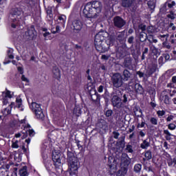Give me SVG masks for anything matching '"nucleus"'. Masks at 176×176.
<instances>
[{"label": "nucleus", "instance_id": "obj_1", "mask_svg": "<svg viewBox=\"0 0 176 176\" xmlns=\"http://www.w3.org/2000/svg\"><path fill=\"white\" fill-rule=\"evenodd\" d=\"M102 10V3L98 1H94L87 3L85 6L82 12L85 17H88V19H96L97 14L101 13Z\"/></svg>", "mask_w": 176, "mask_h": 176}, {"label": "nucleus", "instance_id": "obj_2", "mask_svg": "<svg viewBox=\"0 0 176 176\" xmlns=\"http://www.w3.org/2000/svg\"><path fill=\"white\" fill-rule=\"evenodd\" d=\"M123 96V89H116L113 93V96L111 97V102L114 108H117L118 109H120L122 105V97Z\"/></svg>", "mask_w": 176, "mask_h": 176}, {"label": "nucleus", "instance_id": "obj_3", "mask_svg": "<svg viewBox=\"0 0 176 176\" xmlns=\"http://www.w3.org/2000/svg\"><path fill=\"white\" fill-rule=\"evenodd\" d=\"M68 162L69 163V170L70 175L78 174V160L71 152L67 153Z\"/></svg>", "mask_w": 176, "mask_h": 176}, {"label": "nucleus", "instance_id": "obj_4", "mask_svg": "<svg viewBox=\"0 0 176 176\" xmlns=\"http://www.w3.org/2000/svg\"><path fill=\"white\" fill-rule=\"evenodd\" d=\"M104 37L102 32H99L95 36L94 45L98 52H104L107 47H104L105 42H104Z\"/></svg>", "mask_w": 176, "mask_h": 176}, {"label": "nucleus", "instance_id": "obj_5", "mask_svg": "<svg viewBox=\"0 0 176 176\" xmlns=\"http://www.w3.org/2000/svg\"><path fill=\"white\" fill-rule=\"evenodd\" d=\"M123 76L120 73L113 74L111 76V83L113 87L116 89H119L123 86Z\"/></svg>", "mask_w": 176, "mask_h": 176}, {"label": "nucleus", "instance_id": "obj_6", "mask_svg": "<svg viewBox=\"0 0 176 176\" xmlns=\"http://www.w3.org/2000/svg\"><path fill=\"white\" fill-rule=\"evenodd\" d=\"M126 20H124L122 16H116L113 19V25L116 28H118L119 30H122L124 25H126Z\"/></svg>", "mask_w": 176, "mask_h": 176}, {"label": "nucleus", "instance_id": "obj_7", "mask_svg": "<svg viewBox=\"0 0 176 176\" xmlns=\"http://www.w3.org/2000/svg\"><path fill=\"white\" fill-rule=\"evenodd\" d=\"M131 164V159L126 153H122L120 158V166L124 170H127Z\"/></svg>", "mask_w": 176, "mask_h": 176}, {"label": "nucleus", "instance_id": "obj_8", "mask_svg": "<svg viewBox=\"0 0 176 176\" xmlns=\"http://www.w3.org/2000/svg\"><path fill=\"white\" fill-rule=\"evenodd\" d=\"M23 36L27 41H32V39L36 36L35 28H34V26H31L28 31L25 32V35Z\"/></svg>", "mask_w": 176, "mask_h": 176}, {"label": "nucleus", "instance_id": "obj_9", "mask_svg": "<svg viewBox=\"0 0 176 176\" xmlns=\"http://www.w3.org/2000/svg\"><path fill=\"white\" fill-rule=\"evenodd\" d=\"M116 56L118 58H123L126 56V44L122 43L116 48Z\"/></svg>", "mask_w": 176, "mask_h": 176}, {"label": "nucleus", "instance_id": "obj_10", "mask_svg": "<svg viewBox=\"0 0 176 176\" xmlns=\"http://www.w3.org/2000/svg\"><path fill=\"white\" fill-rule=\"evenodd\" d=\"M52 160L55 166H60L61 164V153L59 151L54 150L52 152Z\"/></svg>", "mask_w": 176, "mask_h": 176}, {"label": "nucleus", "instance_id": "obj_11", "mask_svg": "<svg viewBox=\"0 0 176 176\" xmlns=\"http://www.w3.org/2000/svg\"><path fill=\"white\" fill-rule=\"evenodd\" d=\"M122 68H127L128 69H133V58L126 57L124 58L122 65Z\"/></svg>", "mask_w": 176, "mask_h": 176}, {"label": "nucleus", "instance_id": "obj_12", "mask_svg": "<svg viewBox=\"0 0 176 176\" xmlns=\"http://www.w3.org/2000/svg\"><path fill=\"white\" fill-rule=\"evenodd\" d=\"M107 164L110 170H115V168H116V166H118V162H116V159H115V157L110 156L108 157Z\"/></svg>", "mask_w": 176, "mask_h": 176}, {"label": "nucleus", "instance_id": "obj_13", "mask_svg": "<svg viewBox=\"0 0 176 176\" xmlns=\"http://www.w3.org/2000/svg\"><path fill=\"white\" fill-rule=\"evenodd\" d=\"M72 25L74 30L76 31H80L82 30V28L83 27V24H82V22L79 20H74L72 22Z\"/></svg>", "mask_w": 176, "mask_h": 176}, {"label": "nucleus", "instance_id": "obj_14", "mask_svg": "<svg viewBox=\"0 0 176 176\" xmlns=\"http://www.w3.org/2000/svg\"><path fill=\"white\" fill-rule=\"evenodd\" d=\"M89 94L92 101H99L100 100V95L97 93L96 89H91L89 91Z\"/></svg>", "mask_w": 176, "mask_h": 176}, {"label": "nucleus", "instance_id": "obj_15", "mask_svg": "<svg viewBox=\"0 0 176 176\" xmlns=\"http://www.w3.org/2000/svg\"><path fill=\"white\" fill-rule=\"evenodd\" d=\"M52 74L53 77L55 78V79H60L61 78V73L60 72V69L57 67V66H54L52 69Z\"/></svg>", "mask_w": 176, "mask_h": 176}, {"label": "nucleus", "instance_id": "obj_16", "mask_svg": "<svg viewBox=\"0 0 176 176\" xmlns=\"http://www.w3.org/2000/svg\"><path fill=\"white\" fill-rule=\"evenodd\" d=\"M122 76L123 80L127 82V80H129V79L131 78V73L130 72V71L127 70V69H125L122 72Z\"/></svg>", "mask_w": 176, "mask_h": 176}, {"label": "nucleus", "instance_id": "obj_17", "mask_svg": "<svg viewBox=\"0 0 176 176\" xmlns=\"http://www.w3.org/2000/svg\"><path fill=\"white\" fill-rule=\"evenodd\" d=\"M36 119H39L40 120H43L45 119V114H43V111L42 109H39L37 111H34Z\"/></svg>", "mask_w": 176, "mask_h": 176}, {"label": "nucleus", "instance_id": "obj_18", "mask_svg": "<svg viewBox=\"0 0 176 176\" xmlns=\"http://www.w3.org/2000/svg\"><path fill=\"white\" fill-rule=\"evenodd\" d=\"M135 91L138 93V94H142L144 93V88L139 83H136L134 85Z\"/></svg>", "mask_w": 176, "mask_h": 176}, {"label": "nucleus", "instance_id": "obj_19", "mask_svg": "<svg viewBox=\"0 0 176 176\" xmlns=\"http://www.w3.org/2000/svg\"><path fill=\"white\" fill-rule=\"evenodd\" d=\"M116 146H118L119 148L123 149L124 148V136L120 138L119 140L116 143Z\"/></svg>", "mask_w": 176, "mask_h": 176}, {"label": "nucleus", "instance_id": "obj_20", "mask_svg": "<svg viewBox=\"0 0 176 176\" xmlns=\"http://www.w3.org/2000/svg\"><path fill=\"white\" fill-rule=\"evenodd\" d=\"M30 108L33 112H36L37 111H39V109H42L41 104L36 102H32L30 105Z\"/></svg>", "mask_w": 176, "mask_h": 176}, {"label": "nucleus", "instance_id": "obj_21", "mask_svg": "<svg viewBox=\"0 0 176 176\" xmlns=\"http://www.w3.org/2000/svg\"><path fill=\"white\" fill-rule=\"evenodd\" d=\"M98 127L102 129V130H107L108 124L105 122V120H102L100 122L98 123Z\"/></svg>", "mask_w": 176, "mask_h": 176}, {"label": "nucleus", "instance_id": "obj_22", "mask_svg": "<svg viewBox=\"0 0 176 176\" xmlns=\"http://www.w3.org/2000/svg\"><path fill=\"white\" fill-rule=\"evenodd\" d=\"M133 2H134V0H122V6L123 8H130L133 5Z\"/></svg>", "mask_w": 176, "mask_h": 176}, {"label": "nucleus", "instance_id": "obj_23", "mask_svg": "<svg viewBox=\"0 0 176 176\" xmlns=\"http://www.w3.org/2000/svg\"><path fill=\"white\" fill-rule=\"evenodd\" d=\"M19 176H28V171L27 170V166H23L21 169H19Z\"/></svg>", "mask_w": 176, "mask_h": 176}, {"label": "nucleus", "instance_id": "obj_24", "mask_svg": "<svg viewBox=\"0 0 176 176\" xmlns=\"http://www.w3.org/2000/svg\"><path fill=\"white\" fill-rule=\"evenodd\" d=\"M117 41L123 43L124 42V32H120L117 34Z\"/></svg>", "mask_w": 176, "mask_h": 176}, {"label": "nucleus", "instance_id": "obj_25", "mask_svg": "<svg viewBox=\"0 0 176 176\" xmlns=\"http://www.w3.org/2000/svg\"><path fill=\"white\" fill-rule=\"evenodd\" d=\"M122 97L121 98V102L123 104H127L129 102V94H123V89H122Z\"/></svg>", "mask_w": 176, "mask_h": 176}, {"label": "nucleus", "instance_id": "obj_26", "mask_svg": "<svg viewBox=\"0 0 176 176\" xmlns=\"http://www.w3.org/2000/svg\"><path fill=\"white\" fill-rule=\"evenodd\" d=\"M139 38H140V42H145L146 41V39H148V36L146 33L142 32L140 33Z\"/></svg>", "mask_w": 176, "mask_h": 176}, {"label": "nucleus", "instance_id": "obj_27", "mask_svg": "<svg viewBox=\"0 0 176 176\" xmlns=\"http://www.w3.org/2000/svg\"><path fill=\"white\" fill-rule=\"evenodd\" d=\"M142 168V165L141 164H136L134 166L133 171L138 174V173H141Z\"/></svg>", "mask_w": 176, "mask_h": 176}, {"label": "nucleus", "instance_id": "obj_28", "mask_svg": "<svg viewBox=\"0 0 176 176\" xmlns=\"http://www.w3.org/2000/svg\"><path fill=\"white\" fill-rule=\"evenodd\" d=\"M151 146V143L148 142L146 140H143V142L140 144V148L142 149H146V148Z\"/></svg>", "mask_w": 176, "mask_h": 176}, {"label": "nucleus", "instance_id": "obj_29", "mask_svg": "<svg viewBox=\"0 0 176 176\" xmlns=\"http://www.w3.org/2000/svg\"><path fill=\"white\" fill-rule=\"evenodd\" d=\"M73 113L76 115V116H80V114L82 113V109L79 107H76L74 109Z\"/></svg>", "mask_w": 176, "mask_h": 176}, {"label": "nucleus", "instance_id": "obj_30", "mask_svg": "<svg viewBox=\"0 0 176 176\" xmlns=\"http://www.w3.org/2000/svg\"><path fill=\"white\" fill-rule=\"evenodd\" d=\"M115 38H113L112 36H109L106 41V43L108 46H113Z\"/></svg>", "mask_w": 176, "mask_h": 176}, {"label": "nucleus", "instance_id": "obj_31", "mask_svg": "<svg viewBox=\"0 0 176 176\" xmlns=\"http://www.w3.org/2000/svg\"><path fill=\"white\" fill-rule=\"evenodd\" d=\"M150 50H151L152 53L155 54V56H157V54H160L159 52V49L156 48L155 45H153L150 47Z\"/></svg>", "mask_w": 176, "mask_h": 176}, {"label": "nucleus", "instance_id": "obj_32", "mask_svg": "<svg viewBox=\"0 0 176 176\" xmlns=\"http://www.w3.org/2000/svg\"><path fill=\"white\" fill-rule=\"evenodd\" d=\"M164 134H166L165 138L166 141L171 140V135H173L170 133V131H168V130H164Z\"/></svg>", "mask_w": 176, "mask_h": 176}, {"label": "nucleus", "instance_id": "obj_33", "mask_svg": "<svg viewBox=\"0 0 176 176\" xmlns=\"http://www.w3.org/2000/svg\"><path fill=\"white\" fill-rule=\"evenodd\" d=\"M144 156L147 160H151L152 159V152L151 151H146Z\"/></svg>", "mask_w": 176, "mask_h": 176}, {"label": "nucleus", "instance_id": "obj_34", "mask_svg": "<svg viewBox=\"0 0 176 176\" xmlns=\"http://www.w3.org/2000/svg\"><path fill=\"white\" fill-rule=\"evenodd\" d=\"M92 18L87 17V19L85 21V24L87 25V27H89V25H91L93 24V21H91Z\"/></svg>", "mask_w": 176, "mask_h": 176}, {"label": "nucleus", "instance_id": "obj_35", "mask_svg": "<svg viewBox=\"0 0 176 176\" xmlns=\"http://www.w3.org/2000/svg\"><path fill=\"white\" fill-rule=\"evenodd\" d=\"M12 148H15V149H18L19 148V140H12Z\"/></svg>", "mask_w": 176, "mask_h": 176}, {"label": "nucleus", "instance_id": "obj_36", "mask_svg": "<svg viewBox=\"0 0 176 176\" xmlns=\"http://www.w3.org/2000/svg\"><path fill=\"white\" fill-rule=\"evenodd\" d=\"M125 150L129 153H133L134 152V150H133V146L128 144L126 145V147Z\"/></svg>", "mask_w": 176, "mask_h": 176}, {"label": "nucleus", "instance_id": "obj_37", "mask_svg": "<svg viewBox=\"0 0 176 176\" xmlns=\"http://www.w3.org/2000/svg\"><path fill=\"white\" fill-rule=\"evenodd\" d=\"M163 98L164 104L168 105L170 104V97L168 95H165L163 96Z\"/></svg>", "mask_w": 176, "mask_h": 176}, {"label": "nucleus", "instance_id": "obj_38", "mask_svg": "<svg viewBox=\"0 0 176 176\" xmlns=\"http://www.w3.org/2000/svg\"><path fill=\"white\" fill-rule=\"evenodd\" d=\"M168 41V40L167 38H166L165 41L162 43V46H163V47H166V49H171V45H170L168 44V43H167Z\"/></svg>", "mask_w": 176, "mask_h": 176}, {"label": "nucleus", "instance_id": "obj_39", "mask_svg": "<svg viewBox=\"0 0 176 176\" xmlns=\"http://www.w3.org/2000/svg\"><path fill=\"white\" fill-rule=\"evenodd\" d=\"M150 122L151 123V124H153L154 126H157V120L156 119V118L153 117L150 119Z\"/></svg>", "mask_w": 176, "mask_h": 176}, {"label": "nucleus", "instance_id": "obj_40", "mask_svg": "<svg viewBox=\"0 0 176 176\" xmlns=\"http://www.w3.org/2000/svg\"><path fill=\"white\" fill-rule=\"evenodd\" d=\"M157 115L158 116L159 118H162V116H164V115H166V111L164 110H159L157 111Z\"/></svg>", "mask_w": 176, "mask_h": 176}, {"label": "nucleus", "instance_id": "obj_41", "mask_svg": "<svg viewBox=\"0 0 176 176\" xmlns=\"http://www.w3.org/2000/svg\"><path fill=\"white\" fill-rule=\"evenodd\" d=\"M148 6L151 9V10H153L155 9V2L150 1L148 2Z\"/></svg>", "mask_w": 176, "mask_h": 176}, {"label": "nucleus", "instance_id": "obj_42", "mask_svg": "<svg viewBox=\"0 0 176 176\" xmlns=\"http://www.w3.org/2000/svg\"><path fill=\"white\" fill-rule=\"evenodd\" d=\"M166 17H168V19H170V20H174L175 19V16H174V12L170 11V14L166 15Z\"/></svg>", "mask_w": 176, "mask_h": 176}, {"label": "nucleus", "instance_id": "obj_43", "mask_svg": "<svg viewBox=\"0 0 176 176\" xmlns=\"http://www.w3.org/2000/svg\"><path fill=\"white\" fill-rule=\"evenodd\" d=\"M51 31L53 34H58V32H60V26L56 25V30H54V28H52Z\"/></svg>", "mask_w": 176, "mask_h": 176}, {"label": "nucleus", "instance_id": "obj_44", "mask_svg": "<svg viewBox=\"0 0 176 176\" xmlns=\"http://www.w3.org/2000/svg\"><path fill=\"white\" fill-rule=\"evenodd\" d=\"M66 17L65 15H60L58 16V21H60V23H65Z\"/></svg>", "mask_w": 176, "mask_h": 176}, {"label": "nucleus", "instance_id": "obj_45", "mask_svg": "<svg viewBox=\"0 0 176 176\" xmlns=\"http://www.w3.org/2000/svg\"><path fill=\"white\" fill-rule=\"evenodd\" d=\"M168 129L169 130H175L176 129V125L173 123H170L168 125Z\"/></svg>", "mask_w": 176, "mask_h": 176}, {"label": "nucleus", "instance_id": "obj_46", "mask_svg": "<svg viewBox=\"0 0 176 176\" xmlns=\"http://www.w3.org/2000/svg\"><path fill=\"white\" fill-rule=\"evenodd\" d=\"M74 49H76V50L79 51V52H82V50H83V47H82L81 45H79L78 44L74 45Z\"/></svg>", "mask_w": 176, "mask_h": 176}, {"label": "nucleus", "instance_id": "obj_47", "mask_svg": "<svg viewBox=\"0 0 176 176\" xmlns=\"http://www.w3.org/2000/svg\"><path fill=\"white\" fill-rule=\"evenodd\" d=\"M135 115L138 117V118H140V116H142V110L140 109L139 111H135Z\"/></svg>", "mask_w": 176, "mask_h": 176}, {"label": "nucleus", "instance_id": "obj_48", "mask_svg": "<svg viewBox=\"0 0 176 176\" xmlns=\"http://www.w3.org/2000/svg\"><path fill=\"white\" fill-rule=\"evenodd\" d=\"M139 30H141L142 32H144V31L146 30V25L143 24L139 25Z\"/></svg>", "mask_w": 176, "mask_h": 176}, {"label": "nucleus", "instance_id": "obj_49", "mask_svg": "<svg viewBox=\"0 0 176 176\" xmlns=\"http://www.w3.org/2000/svg\"><path fill=\"white\" fill-rule=\"evenodd\" d=\"M27 132L28 133L30 137H34V135H35V131L34 129H29Z\"/></svg>", "mask_w": 176, "mask_h": 176}, {"label": "nucleus", "instance_id": "obj_50", "mask_svg": "<svg viewBox=\"0 0 176 176\" xmlns=\"http://www.w3.org/2000/svg\"><path fill=\"white\" fill-rule=\"evenodd\" d=\"M113 138H115L116 140H118V138H119V135H120V133L116 131H113Z\"/></svg>", "mask_w": 176, "mask_h": 176}, {"label": "nucleus", "instance_id": "obj_51", "mask_svg": "<svg viewBox=\"0 0 176 176\" xmlns=\"http://www.w3.org/2000/svg\"><path fill=\"white\" fill-rule=\"evenodd\" d=\"M128 43H130V45H133L134 43V36H131L128 38Z\"/></svg>", "mask_w": 176, "mask_h": 176}, {"label": "nucleus", "instance_id": "obj_52", "mask_svg": "<svg viewBox=\"0 0 176 176\" xmlns=\"http://www.w3.org/2000/svg\"><path fill=\"white\" fill-rule=\"evenodd\" d=\"M112 113H113V111H112V110H107V111H106V116H107V118H109V116H112Z\"/></svg>", "mask_w": 176, "mask_h": 176}, {"label": "nucleus", "instance_id": "obj_53", "mask_svg": "<svg viewBox=\"0 0 176 176\" xmlns=\"http://www.w3.org/2000/svg\"><path fill=\"white\" fill-rule=\"evenodd\" d=\"M21 80H23V82H26L27 83L30 82V80H28L25 75H22Z\"/></svg>", "mask_w": 176, "mask_h": 176}, {"label": "nucleus", "instance_id": "obj_54", "mask_svg": "<svg viewBox=\"0 0 176 176\" xmlns=\"http://www.w3.org/2000/svg\"><path fill=\"white\" fill-rule=\"evenodd\" d=\"M16 102H17V104H18V107H19V108H20V107H21V102L23 101L22 100H21V98H16Z\"/></svg>", "mask_w": 176, "mask_h": 176}, {"label": "nucleus", "instance_id": "obj_55", "mask_svg": "<svg viewBox=\"0 0 176 176\" xmlns=\"http://www.w3.org/2000/svg\"><path fill=\"white\" fill-rule=\"evenodd\" d=\"M155 71L156 69H155V67L150 68L148 69V75H152V74H153Z\"/></svg>", "mask_w": 176, "mask_h": 176}, {"label": "nucleus", "instance_id": "obj_56", "mask_svg": "<svg viewBox=\"0 0 176 176\" xmlns=\"http://www.w3.org/2000/svg\"><path fill=\"white\" fill-rule=\"evenodd\" d=\"M167 163H168V166H169V167H171V166H173V159H171V158L168 159Z\"/></svg>", "mask_w": 176, "mask_h": 176}, {"label": "nucleus", "instance_id": "obj_57", "mask_svg": "<svg viewBox=\"0 0 176 176\" xmlns=\"http://www.w3.org/2000/svg\"><path fill=\"white\" fill-rule=\"evenodd\" d=\"M109 57H111V56H109V55H102L101 58H102V60H107L109 59Z\"/></svg>", "mask_w": 176, "mask_h": 176}, {"label": "nucleus", "instance_id": "obj_58", "mask_svg": "<svg viewBox=\"0 0 176 176\" xmlns=\"http://www.w3.org/2000/svg\"><path fill=\"white\" fill-rule=\"evenodd\" d=\"M173 119H174V116L170 115L169 116L167 117L166 122H171Z\"/></svg>", "mask_w": 176, "mask_h": 176}, {"label": "nucleus", "instance_id": "obj_59", "mask_svg": "<svg viewBox=\"0 0 176 176\" xmlns=\"http://www.w3.org/2000/svg\"><path fill=\"white\" fill-rule=\"evenodd\" d=\"M173 6H175V1H172L170 3L168 4V8H171Z\"/></svg>", "mask_w": 176, "mask_h": 176}, {"label": "nucleus", "instance_id": "obj_60", "mask_svg": "<svg viewBox=\"0 0 176 176\" xmlns=\"http://www.w3.org/2000/svg\"><path fill=\"white\" fill-rule=\"evenodd\" d=\"M103 90H104V86L102 85L99 86V87L98 88V93H102Z\"/></svg>", "mask_w": 176, "mask_h": 176}, {"label": "nucleus", "instance_id": "obj_61", "mask_svg": "<svg viewBox=\"0 0 176 176\" xmlns=\"http://www.w3.org/2000/svg\"><path fill=\"white\" fill-rule=\"evenodd\" d=\"M144 170H147V171H151L152 173H153V170L152 169V166H145L144 167Z\"/></svg>", "mask_w": 176, "mask_h": 176}, {"label": "nucleus", "instance_id": "obj_62", "mask_svg": "<svg viewBox=\"0 0 176 176\" xmlns=\"http://www.w3.org/2000/svg\"><path fill=\"white\" fill-rule=\"evenodd\" d=\"M137 75H138L140 78L144 77V73L142 72H137Z\"/></svg>", "mask_w": 176, "mask_h": 176}, {"label": "nucleus", "instance_id": "obj_63", "mask_svg": "<svg viewBox=\"0 0 176 176\" xmlns=\"http://www.w3.org/2000/svg\"><path fill=\"white\" fill-rule=\"evenodd\" d=\"M168 34H164V35H160V38H166V39H168Z\"/></svg>", "mask_w": 176, "mask_h": 176}, {"label": "nucleus", "instance_id": "obj_64", "mask_svg": "<svg viewBox=\"0 0 176 176\" xmlns=\"http://www.w3.org/2000/svg\"><path fill=\"white\" fill-rule=\"evenodd\" d=\"M167 87L174 88L175 87V84L173 82H170V83H168L167 85Z\"/></svg>", "mask_w": 176, "mask_h": 176}]
</instances>
